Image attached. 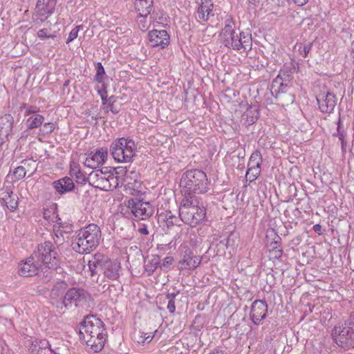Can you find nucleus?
Segmentation results:
<instances>
[{
  "label": "nucleus",
  "instance_id": "nucleus-1",
  "mask_svg": "<svg viewBox=\"0 0 354 354\" xmlns=\"http://www.w3.org/2000/svg\"><path fill=\"white\" fill-rule=\"evenodd\" d=\"M178 214L184 223L195 227L204 220L206 210L204 207L199 205L197 196L185 195L180 202Z\"/></svg>",
  "mask_w": 354,
  "mask_h": 354
},
{
  "label": "nucleus",
  "instance_id": "nucleus-2",
  "mask_svg": "<svg viewBox=\"0 0 354 354\" xmlns=\"http://www.w3.org/2000/svg\"><path fill=\"white\" fill-rule=\"evenodd\" d=\"M184 196L201 194L209 189V180L207 174L200 169H191L185 172L180 180Z\"/></svg>",
  "mask_w": 354,
  "mask_h": 354
},
{
  "label": "nucleus",
  "instance_id": "nucleus-3",
  "mask_svg": "<svg viewBox=\"0 0 354 354\" xmlns=\"http://www.w3.org/2000/svg\"><path fill=\"white\" fill-rule=\"evenodd\" d=\"M33 257L49 269L57 270L59 265V250L50 241H45L34 251Z\"/></svg>",
  "mask_w": 354,
  "mask_h": 354
},
{
  "label": "nucleus",
  "instance_id": "nucleus-4",
  "mask_svg": "<svg viewBox=\"0 0 354 354\" xmlns=\"http://www.w3.org/2000/svg\"><path fill=\"white\" fill-rule=\"evenodd\" d=\"M136 149L133 140L120 138L111 145L110 151L115 160L119 162H131L136 156Z\"/></svg>",
  "mask_w": 354,
  "mask_h": 354
},
{
  "label": "nucleus",
  "instance_id": "nucleus-5",
  "mask_svg": "<svg viewBox=\"0 0 354 354\" xmlns=\"http://www.w3.org/2000/svg\"><path fill=\"white\" fill-rule=\"evenodd\" d=\"M222 44L235 50H243L244 52H248L252 49V40L250 34L241 32L237 34L235 29L232 31L221 32Z\"/></svg>",
  "mask_w": 354,
  "mask_h": 354
},
{
  "label": "nucleus",
  "instance_id": "nucleus-6",
  "mask_svg": "<svg viewBox=\"0 0 354 354\" xmlns=\"http://www.w3.org/2000/svg\"><path fill=\"white\" fill-rule=\"evenodd\" d=\"M332 335L335 343L346 350L354 348V329L344 325L335 327Z\"/></svg>",
  "mask_w": 354,
  "mask_h": 354
},
{
  "label": "nucleus",
  "instance_id": "nucleus-7",
  "mask_svg": "<svg viewBox=\"0 0 354 354\" xmlns=\"http://www.w3.org/2000/svg\"><path fill=\"white\" fill-rule=\"evenodd\" d=\"M127 208L138 219L145 220L153 214L152 205L149 202H144L138 198H133L127 201Z\"/></svg>",
  "mask_w": 354,
  "mask_h": 354
},
{
  "label": "nucleus",
  "instance_id": "nucleus-8",
  "mask_svg": "<svg viewBox=\"0 0 354 354\" xmlns=\"http://www.w3.org/2000/svg\"><path fill=\"white\" fill-rule=\"evenodd\" d=\"M201 263V257L194 254L191 248L187 246H183L181 248L180 259L178 263L180 270L196 269Z\"/></svg>",
  "mask_w": 354,
  "mask_h": 354
},
{
  "label": "nucleus",
  "instance_id": "nucleus-9",
  "mask_svg": "<svg viewBox=\"0 0 354 354\" xmlns=\"http://www.w3.org/2000/svg\"><path fill=\"white\" fill-rule=\"evenodd\" d=\"M317 102L321 112L330 114L337 104V98L330 91H322L317 95Z\"/></svg>",
  "mask_w": 354,
  "mask_h": 354
},
{
  "label": "nucleus",
  "instance_id": "nucleus-10",
  "mask_svg": "<svg viewBox=\"0 0 354 354\" xmlns=\"http://www.w3.org/2000/svg\"><path fill=\"white\" fill-rule=\"evenodd\" d=\"M93 169L90 172V186L100 190H109V183L107 180L108 168Z\"/></svg>",
  "mask_w": 354,
  "mask_h": 354
},
{
  "label": "nucleus",
  "instance_id": "nucleus-11",
  "mask_svg": "<svg viewBox=\"0 0 354 354\" xmlns=\"http://www.w3.org/2000/svg\"><path fill=\"white\" fill-rule=\"evenodd\" d=\"M87 292L83 289L73 288L69 289L63 297L60 304L66 308H68L73 304L75 306H78V303L86 299Z\"/></svg>",
  "mask_w": 354,
  "mask_h": 354
},
{
  "label": "nucleus",
  "instance_id": "nucleus-12",
  "mask_svg": "<svg viewBox=\"0 0 354 354\" xmlns=\"http://www.w3.org/2000/svg\"><path fill=\"white\" fill-rule=\"evenodd\" d=\"M95 74L94 75L93 81L97 83V91L100 95L102 104L106 102V90L104 84V80L107 77L105 70L100 62L94 64Z\"/></svg>",
  "mask_w": 354,
  "mask_h": 354
},
{
  "label": "nucleus",
  "instance_id": "nucleus-13",
  "mask_svg": "<svg viewBox=\"0 0 354 354\" xmlns=\"http://www.w3.org/2000/svg\"><path fill=\"white\" fill-rule=\"evenodd\" d=\"M268 312V304L266 301L257 299L251 307L250 318L252 323L259 325L261 320L266 317Z\"/></svg>",
  "mask_w": 354,
  "mask_h": 354
},
{
  "label": "nucleus",
  "instance_id": "nucleus-14",
  "mask_svg": "<svg viewBox=\"0 0 354 354\" xmlns=\"http://www.w3.org/2000/svg\"><path fill=\"white\" fill-rule=\"evenodd\" d=\"M109 258L104 253L96 252L92 255L90 259V274L92 277L96 275L99 277L102 272L104 266H106ZM97 277L96 282H97Z\"/></svg>",
  "mask_w": 354,
  "mask_h": 354
},
{
  "label": "nucleus",
  "instance_id": "nucleus-15",
  "mask_svg": "<svg viewBox=\"0 0 354 354\" xmlns=\"http://www.w3.org/2000/svg\"><path fill=\"white\" fill-rule=\"evenodd\" d=\"M149 42L152 47L165 48L170 41V37L165 30H153L148 34Z\"/></svg>",
  "mask_w": 354,
  "mask_h": 354
},
{
  "label": "nucleus",
  "instance_id": "nucleus-16",
  "mask_svg": "<svg viewBox=\"0 0 354 354\" xmlns=\"http://www.w3.org/2000/svg\"><path fill=\"white\" fill-rule=\"evenodd\" d=\"M41 264L37 261L33 254L28 258L24 262H22L19 268V274L24 277H28L37 275Z\"/></svg>",
  "mask_w": 354,
  "mask_h": 354
},
{
  "label": "nucleus",
  "instance_id": "nucleus-17",
  "mask_svg": "<svg viewBox=\"0 0 354 354\" xmlns=\"http://www.w3.org/2000/svg\"><path fill=\"white\" fill-rule=\"evenodd\" d=\"M57 3V0H37L36 4L37 15L44 21L53 12Z\"/></svg>",
  "mask_w": 354,
  "mask_h": 354
},
{
  "label": "nucleus",
  "instance_id": "nucleus-18",
  "mask_svg": "<svg viewBox=\"0 0 354 354\" xmlns=\"http://www.w3.org/2000/svg\"><path fill=\"white\" fill-rule=\"evenodd\" d=\"M214 6L212 0H201L196 10V18L203 21H207L210 17L214 16Z\"/></svg>",
  "mask_w": 354,
  "mask_h": 354
},
{
  "label": "nucleus",
  "instance_id": "nucleus-19",
  "mask_svg": "<svg viewBox=\"0 0 354 354\" xmlns=\"http://www.w3.org/2000/svg\"><path fill=\"white\" fill-rule=\"evenodd\" d=\"M121 264L116 261L109 259L102 272L111 280H117L120 276Z\"/></svg>",
  "mask_w": 354,
  "mask_h": 354
},
{
  "label": "nucleus",
  "instance_id": "nucleus-20",
  "mask_svg": "<svg viewBox=\"0 0 354 354\" xmlns=\"http://www.w3.org/2000/svg\"><path fill=\"white\" fill-rule=\"evenodd\" d=\"M289 82H285L279 79H274L271 84L270 92L277 100L281 101L286 93Z\"/></svg>",
  "mask_w": 354,
  "mask_h": 354
},
{
  "label": "nucleus",
  "instance_id": "nucleus-21",
  "mask_svg": "<svg viewBox=\"0 0 354 354\" xmlns=\"http://www.w3.org/2000/svg\"><path fill=\"white\" fill-rule=\"evenodd\" d=\"M92 317L93 320H90V342L91 339L96 335V338H105L103 334L104 330V324L101 319L96 318L93 315L90 314V318Z\"/></svg>",
  "mask_w": 354,
  "mask_h": 354
},
{
  "label": "nucleus",
  "instance_id": "nucleus-22",
  "mask_svg": "<svg viewBox=\"0 0 354 354\" xmlns=\"http://www.w3.org/2000/svg\"><path fill=\"white\" fill-rule=\"evenodd\" d=\"M32 354H57L50 348L46 340H35L30 347Z\"/></svg>",
  "mask_w": 354,
  "mask_h": 354
},
{
  "label": "nucleus",
  "instance_id": "nucleus-23",
  "mask_svg": "<svg viewBox=\"0 0 354 354\" xmlns=\"http://www.w3.org/2000/svg\"><path fill=\"white\" fill-rule=\"evenodd\" d=\"M53 187L60 194L72 191L74 188V183L71 178L64 177L53 182Z\"/></svg>",
  "mask_w": 354,
  "mask_h": 354
},
{
  "label": "nucleus",
  "instance_id": "nucleus-24",
  "mask_svg": "<svg viewBox=\"0 0 354 354\" xmlns=\"http://www.w3.org/2000/svg\"><path fill=\"white\" fill-rule=\"evenodd\" d=\"M107 149L101 148L97 150L92 156L90 157V168L97 169V167L102 165L107 158Z\"/></svg>",
  "mask_w": 354,
  "mask_h": 354
},
{
  "label": "nucleus",
  "instance_id": "nucleus-25",
  "mask_svg": "<svg viewBox=\"0 0 354 354\" xmlns=\"http://www.w3.org/2000/svg\"><path fill=\"white\" fill-rule=\"evenodd\" d=\"M14 118L10 114L0 117V133L8 137L12 132Z\"/></svg>",
  "mask_w": 354,
  "mask_h": 354
},
{
  "label": "nucleus",
  "instance_id": "nucleus-26",
  "mask_svg": "<svg viewBox=\"0 0 354 354\" xmlns=\"http://www.w3.org/2000/svg\"><path fill=\"white\" fill-rule=\"evenodd\" d=\"M134 5L139 15L146 17L151 12L153 0H135Z\"/></svg>",
  "mask_w": 354,
  "mask_h": 354
},
{
  "label": "nucleus",
  "instance_id": "nucleus-27",
  "mask_svg": "<svg viewBox=\"0 0 354 354\" xmlns=\"http://www.w3.org/2000/svg\"><path fill=\"white\" fill-rule=\"evenodd\" d=\"M70 175L76 178L77 183L84 184L86 180V174L81 170L80 165L74 160L70 162Z\"/></svg>",
  "mask_w": 354,
  "mask_h": 354
},
{
  "label": "nucleus",
  "instance_id": "nucleus-28",
  "mask_svg": "<svg viewBox=\"0 0 354 354\" xmlns=\"http://www.w3.org/2000/svg\"><path fill=\"white\" fill-rule=\"evenodd\" d=\"M281 239L278 235H276L275 239L270 244L269 257L271 259H279L281 257L283 254L282 248L279 245Z\"/></svg>",
  "mask_w": 354,
  "mask_h": 354
},
{
  "label": "nucleus",
  "instance_id": "nucleus-29",
  "mask_svg": "<svg viewBox=\"0 0 354 354\" xmlns=\"http://www.w3.org/2000/svg\"><path fill=\"white\" fill-rule=\"evenodd\" d=\"M102 239L100 228L95 224L90 223V250L95 248Z\"/></svg>",
  "mask_w": 354,
  "mask_h": 354
},
{
  "label": "nucleus",
  "instance_id": "nucleus-30",
  "mask_svg": "<svg viewBox=\"0 0 354 354\" xmlns=\"http://www.w3.org/2000/svg\"><path fill=\"white\" fill-rule=\"evenodd\" d=\"M88 231L85 230L83 232L82 236H80L76 243H73V249L79 253L87 254V250L88 249Z\"/></svg>",
  "mask_w": 354,
  "mask_h": 354
},
{
  "label": "nucleus",
  "instance_id": "nucleus-31",
  "mask_svg": "<svg viewBox=\"0 0 354 354\" xmlns=\"http://www.w3.org/2000/svg\"><path fill=\"white\" fill-rule=\"evenodd\" d=\"M2 197V201L7 208L11 212H14L18 207V198L12 192H5Z\"/></svg>",
  "mask_w": 354,
  "mask_h": 354
},
{
  "label": "nucleus",
  "instance_id": "nucleus-32",
  "mask_svg": "<svg viewBox=\"0 0 354 354\" xmlns=\"http://www.w3.org/2000/svg\"><path fill=\"white\" fill-rule=\"evenodd\" d=\"M66 288H67V283L66 282H64V281L57 282L54 285L53 288L51 290L50 295V299L51 300H57L59 298H60L61 300L62 301L63 297H64L63 294H64V291L66 290Z\"/></svg>",
  "mask_w": 354,
  "mask_h": 354
},
{
  "label": "nucleus",
  "instance_id": "nucleus-33",
  "mask_svg": "<svg viewBox=\"0 0 354 354\" xmlns=\"http://www.w3.org/2000/svg\"><path fill=\"white\" fill-rule=\"evenodd\" d=\"M44 118L41 115H39V114L33 115L32 116L30 117L27 120V122L28 123V129H33L38 128L39 127H40L42 124V123L44 122Z\"/></svg>",
  "mask_w": 354,
  "mask_h": 354
},
{
  "label": "nucleus",
  "instance_id": "nucleus-34",
  "mask_svg": "<svg viewBox=\"0 0 354 354\" xmlns=\"http://www.w3.org/2000/svg\"><path fill=\"white\" fill-rule=\"evenodd\" d=\"M262 156L259 150H255L249 159L248 167H261L262 163Z\"/></svg>",
  "mask_w": 354,
  "mask_h": 354
},
{
  "label": "nucleus",
  "instance_id": "nucleus-35",
  "mask_svg": "<svg viewBox=\"0 0 354 354\" xmlns=\"http://www.w3.org/2000/svg\"><path fill=\"white\" fill-rule=\"evenodd\" d=\"M292 78V69L287 66H283V68L280 70L279 75L275 77V79H279L285 82H290Z\"/></svg>",
  "mask_w": 354,
  "mask_h": 354
},
{
  "label": "nucleus",
  "instance_id": "nucleus-36",
  "mask_svg": "<svg viewBox=\"0 0 354 354\" xmlns=\"http://www.w3.org/2000/svg\"><path fill=\"white\" fill-rule=\"evenodd\" d=\"M261 173V167H248V170L245 174V178L250 182L255 180Z\"/></svg>",
  "mask_w": 354,
  "mask_h": 354
},
{
  "label": "nucleus",
  "instance_id": "nucleus-37",
  "mask_svg": "<svg viewBox=\"0 0 354 354\" xmlns=\"http://www.w3.org/2000/svg\"><path fill=\"white\" fill-rule=\"evenodd\" d=\"M245 124L248 126L253 124L258 119V112L257 110H248L245 113Z\"/></svg>",
  "mask_w": 354,
  "mask_h": 354
},
{
  "label": "nucleus",
  "instance_id": "nucleus-38",
  "mask_svg": "<svg viewBox=\"0 0 354 354\" xmlns=\"http://www.w3.org/2000/svg\"><path fill=\"white\" fill-rule=\"evenodd\" d=\"M57 211V205L55 203H50L48 208L44 209V218L50 221L52 218V214H54V213H56Z\"/></svg>",
  "mask_w": 354,
  "mask_h": 354
},
{
  "label": "nucleus",
  "instance_id": "nucleus-39",
  "mask_svg": "<svg viewBox=\"0 0 354 354\" xmlns=\"http://www.w3.org/2000/svg\"><path fill=\"white\" fill-rule=\"evenodd\" d=\"M160 261L158 259L154 258L145 264V270L148 272L149 275L152 274L158 267H159Z\"/></svg>",
  "mask_w": 354,
  "mask_h": 354
},
{
  "label": "nucleus",
  "instance_id": "nucleus-40",
  "mask_svg": "<svg viewBox=\"0 0 354 354\" xmlns=\"http://www.w3.org/2000/svg\"><path fill=\"white\" fill-rule=\"evenodd\" d=\"M20 109L21 111H24L25 115H28L30 114L35 115L39 111V109L36 106L30 105L26 103L22 104Z\"/></svg>",
  "mask_w": 354,
  "mask_h": 354
},
{
  "label": "nucleus",
  "instance_id": "nucleus-41",
  "mask_svg": "<svg viewBox=\"0 0 354 354\" xmlns=\"http://www.w3.org/2000/svg\"><path fill=\"white\" fill-rule=\"evenodd\" d=\"M88 318V315L84 316V320L80 323L81 328L79 331V337L80 339L82 340L86 344H88V341L85 340L84 333H88V330L86 328V319Z\"/></svg>",
  "mask_w": 354,
  "mask_h": 354
},
{
  "label": "nucleus",
  "instance_id": "nucleus-42",
  "mask_svg": "<svg viewBox=\"0 0 354 354\" xmlns=\"http://www.w3.org/2000/svg\"><path fill=\"white\" fill-rule=\"evenodd\" d=\"M97 342L95 340L90 345L91 348L93 350L95 353H97L100 351L104 346V343L106 341L105 338H96Z\"/></svg>",
  "mask_w": 354,
  "mask_h": 354
},
{
  "label": "nucleus",
  "instance_id": "nucleus-43",
  "mask_svg": "<svg viewBox=\"0 0 354 354\" xmlns=\"http://www.w3.org/2000/svg\"><path fill=\"white\" fill-rule=\"evenodd\" d=\"M107 180L109 183V190L111 189V187L116 188L118 186V177L114 176V174L109 169L107 174Z\"/></svg>",
  "mask_w": 354,
  "mask_h": 354
},
{
  "label": "nucleus",
  "instance_id": "nucleus-44",
  "mask_svg": "<svg viewBox=\"0 0 354 354\" xmlns=\"http://www.w3.org/2000/svg\"><path fill=\"white\" fill-rule=\"evenodd\" d=\"M55 129L54 124L52 122H46L44 124L40 132L43 135H48L51 133Z\"/></svg>",
  "mask_w": 354,
  "mask_h": 354
},
{
  "label": "nucleus",
  "instance_id": "nucleus-45",
  "mask_svg": "<svg viewBox=\"0 0 354 354\" xmlns=\"http://www.w3.org/2000/svg\"><path fill=\"white\" fill-rule=\"evenodd\" d=\"M26 171L23 166H18L15 168L13 175L17 180H21L25 177Z\"/></svg>",
  "mask_w": 354,
  "mask_h": 354
},
{
  "label": "nucleus",
  "instance_id": "nucleus-46",
  "mask_svg": "<svg viewBox=\"0 0 354 354\" xmlns=\"http://www.w3.org/2000/svg\"><path fill=\"white\" fill-rule=\"evenodd\" d=\"M234 30V23L231 16H227L225 20V27L222 31H232Z\"/></svg>",
  "mask_w": 354,
  "mask_h": 354
},
{
  "label": "nucleus",
  "instance_id": "nucleus-47",
  "mask_svg": "<svg viewBox=\"0 0 354 354\" xmlns=\"http://www.w3.org/2000/svg\"><path fill=\"white\" fill-rule=\"evenodd\" d=\"M238 236L236 233L231 232L227 238L225 239V245L227 247H233L234 245V239H237Z\"/></svg>",
  "mask_w": 354,
  "mask_h": 354
},
{
  "label": "nucleus",
  "instance_id": "nucleus-48",
  "mask_svg": "<svg viewBox=\"0 0 354 354\" xmlns=\"http://www.w3.org/2000/svg\"><path fill=\"white\" fill-rule=\"evenodd\" d=\"M38 277L40 279V281L42 283H46L49 282L53 278V272L51 271L47 270L46 272H44L42 275H39Z\"/></svg>",
  "mask_w": 354,
  "mask_h": 354
},
{
  "label": "nucleus",
  "instance_id": "nucleus-49",
  "mask_svg": "<svg viewBox=\"0 0 354 354\" xmlns=\"http://www.w3.org/2000/svg\"><path fill=\"white\" fill-rule=\"evenodd\" d=\"M174 258L172 257H166L163 259L162 262L160 261L159 267L161 269L167 268L170 265L172 264Z\"/></svg>",
  "mask_w": 354,
  "mask_h": 354
},
{
  "label": "nucleus",
  "instance_id": "nucleus-50",
  "mask_svg": "<svg viewBox=\"0 0 354 354\" xmlns=\"http://www.w3.org/2000/svg\"><path fill=\"white\" fill-rule=\"evenodd\" d=\"M80 28V26H77V27L74 28L73 29H72V30L71 31V32L68 35V37L66 40V43H69V42L72 41L73 40H74L75 38H77Z\"/></svg>",
  "mask_w": 354,
  "mask_h": 354
},
{
  "label": "nucleus",
  "instance_id": "nucleus-51",
  "mask_svg": "<svg viewBox=\"0 0 354 354\" xmlns=\"http://www.w3.org/2000/svg\"><path fill=\"white\" fill-rule=\"evenodd\" d=\"M37 36L39 38H55L56 36L54 35H48V30L42 28L37 32Z\"/></svg>",
  "mask_w": 354,
  "mask_h": 354
},
{
  "label": "nucleus",
  "instance_id": "nucleus-52",
  "mask_svg": "<svg viewBox=\"0 0 354 354\" xmlns=\"http://www.w3.org/2000/svg\"><path fill=\"white\" fill-rule=\"evenodd\" d=\"M344 325L354 329V311L351 313L349 317L345 321Z\"/></svg>",
  "mask_w": 354,
  "mask_h": 354
},
{
  "label": "nucleus",
  "instance_id": "nucleus-53",
  "mask_svg": "<svg viewBox=\"0 0 354 354\" xmlns=\"http://www.w3.org/2000/svg\"><path fill=\"white\" fill-rule=\"evenodd\" d=\"M116 174L124 175L127 178H129V170L127 167H118L115 168Z\"/></svg>",
  "mask_w": 354,
  "mask_h": 354
},
{
  "label": "nucleus",
  "instance_id": "nucleus-54",
  "mask_svg": "<svg viewBox=\"0 0 354 354\" xmlns=\"http://www.w3.org/2000/svg\"><path fill=\"white\" fill-rule=\"evenodd\" d=\"M153 337V335H151L150 334L147 335V333H145L144 337L142 335H140V338L137 341L138 343L142 344L149 343L152 340Z\"/></svg>",
  "mask_w": 354,
  "mask_h": 354
},
{
  "label": "nucleus",
  "instance_id": "nucleus-55",
  "mask_svg": "<svg viewBox=\"0 0 354 354\" xmlns=\"http://www.w3.org/2000/svg\"><path fill=\"white\" fill-rule=\"evenodd\" d=\"M334 136H338L339 139L344 138V131L342 129V120L340 117L339 118L337 121V134H334Z\"/></svg>",
  "mask_w": 354,
  "mask_h": 354
},
{
  "label": "nucleus",
  "instance_id": "nucleus-56",
  "mask_svg": "<svg viewBox=\"0 0 354 354\" xmlns=\"http://www.w3.org/2000/svg\"><path fill=\"white\" fill-rule=\"evenodd\" d=\"M312 47V44H306L302 47V49H299L300 53L303 55L304 57H306L309 53Z\"/></svg>",
  "mask_w": 354,
  "mask_h": 354
},
{
  "label": "nucleus",
  "instance_id": "nucleus-57",
  "mask_svg": "<svg viewBox=\"0 0 354 354\" xmlns=\"http://www.w3.org/2000/svg\"><path fill=\"white\" fill-rule=\"evenodd\" d=\"M50 222L57 223L59 225V227H62L61 218L59 216V214H57V211L56 212V213H54V214H52V218Z\"/></svg>",
  "mask_w": 354,
  "mask_h": 354
},
{
  "label": "nucleus",
  "instance_id": "nucleus-58",
  "mask_svg": "<svg viewBox=\"0 0 354 354\" xmlns=\"http://www.w3.org/2000/svg\"><path fill=\"white\" fill-rule=\"evenodd\" d=\"M167 309L170 313H174L176 310L175 301L169 300L167 304Z\"/></svg>",
  "mask_w": 354,
  "mask_h": 354
},
{
  "label": "nucleus",
  "instance_id": "nucleus-59",
  "mask_svg": "<svg viewBox=\"0 0 354 354\" xmlns=\"http://www.w3.org/2000/svg\"><path fill=\"white\" fill-rule=\"evenodd\" d=\"M178 218V217H171V218H167V220H165L167 223V226L174 225L177 224Z\"/></svg>",
  "mask_w": 354,
  "mask_h": 354
},
{
  "label": "nucleus",
  "instance_id": "nucleus-60",
  "mask_svg": "<svg viewBox=\"0 0 354 354\" xmlns=\"http://www.w3.org/2000/svg\"><path fill=\"white\" fill-rule=\"evenodd\" d=\"M138 232L141 234L147 235L149 234V231L147 229V226L146 225H142V227H140L138 230Z\"/></svg>",
  "mask_w": 354,
  "mask_h": 354
},
{
  "label": "nucleus",
  "instance_id": "nucleus-61",
  "mask_svg": "<svg viewBox=\"0 0 354 354\" xmlns=\"http://www.w3.org/2000/svg\"><path fill=\"white\" fill-rule=\"evenodd\" d=\"M106 104L107 108L109 109V111H111L113 113L116 114L118 113V110L115 108L113 102H108Z\"/></svg>",
  "mask_w": 354,
  "mask_h": 354
},
{
  "label": "nucleus",
  "instance_id": "nucleus-62",
  "mask_svg": "<svg viewBox=\"0 0 354 354\" xmlns=\"http://www.w3.org/2000/svg\"><path fill=\"white\" fill-rule=\"evenodd\" d=\"M313 230L317 232L318 234H322V225H319V224H316L313 226Z\"/></svg>",
  "mask_w": 354,
  "mask_h": 354
},
{
  "label": "nucleus",
  "instance_id": "nucleus-63",
  "mask_svg": "<svg viewBox=\"0 0 354 354\" xmlns=\"http://www.w3.org/2000/svg\"><path fill=\"white\" fill-rule=\"evenodd\" d=\"M178 294V292L167 293L166 297H167V298L169 300H174V301H175V298H176V297L177 296Z\"/></svg>",
  "mask_w": 354,
  "mask_h": 354
},
{
  "label": "nucleus",
  "instance_id": "nucleus-64",
  "mask_svg": "<svg viewBox=\"0 0 354 354\" xmlns=\"http://www.w3.org/2000/svg\"><path fill=\"white\" fill-rule=\"evenodd\" d=\"M294 3L299 6L306 4L308 0H292Z\"/></svg>",
  "mask_w": 354,
  "mask_h": 354
}]
</instances>
